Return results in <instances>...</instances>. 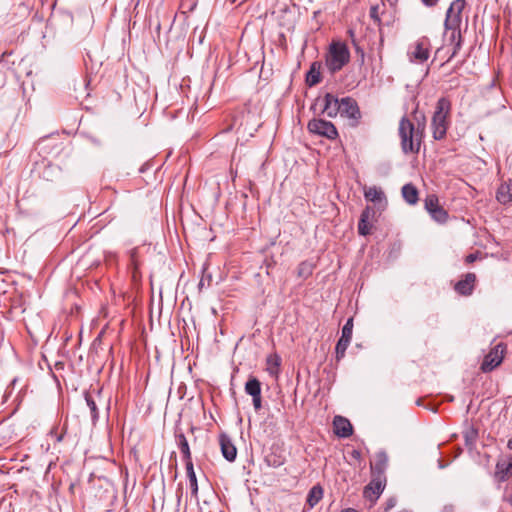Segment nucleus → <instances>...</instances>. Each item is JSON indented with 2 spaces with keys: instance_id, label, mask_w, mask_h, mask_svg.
<instances>
[{
  "instance_id": "45",
  "label": "nucleus",
  "mask_w": 512,
  "mask_h": 512,
  "mask_svg": "<svg viewBox=\"0 0 512 512\" xmlns=\"http://www.w3.org/2000/svg\"><path fill=\"white\" fill-rule=\"evenodd\" d=\"M340 512H358V511L354 508H346V509L341 510Z\"/></svg>"
},
{
  "instance_id": "33",
  "label": "nucleus",
  "mask_w": 512,
  "mask_h": 512,
  "mask_svg": "<svg viewBox=\"0 0 512 512\" xmlns=\"http://www.w3.org/2000/svg\"><path fill=\"white\" fill-rule=\"evenodd\" d=\"M138 248H133L129 251L130 264L133 268V277H136V273L140 267V261L138 259Z\"/></svg>"
},
{
  "instance_id": "34",
  "label": "nucleus",
  "mask_w": 512,
  "mask_h": 512,
  "mask_svg": "<svg viewBox=\"0 0 512 512\" xmlns=\"http://www.w3.org/2000/svg\"><path fill=\"white\" fill-rule=\"evenodd\" d=\"M352 332H353V318H349L346 323L344 324L342 328V334L341 337L352 339Z\"/></svg>"
},
{
  "instance_id": "29",
  "label": "nucleus",
  "mask_w": 512,
  "mask_h": 512,
  "mask_svg": "<svg viewBox=\"0 0 512 512\" xmlns=\"http://www.w3.org/2000/svg\"><path fill=\"white\" fill-rule=\"evenodd\" d=\"M267 371L270 375H277L279 372V367L281 365V358L277 354L269 355L267 357Z\"/></svg>"
},
{
  "instance_id": "13",
  "label": "nucleus",
  "mask_w": 512,
  "mask_h": 512,
  "mask_svg": "<svg viewBox=\"0 0 512 512\" xmlns=\"http://www.w3.org/2000/svg\"><path fill=\"white\" fill-rule=\"evenodd\" d=\"M476 280L475 273H466L462 279L455 283L454 290L461 296H470L475 289Z\"/></svg>"
},
{
  "instance_id": "37",
  "label": "nucleus",
  "mask_w": 512,
  "mask_h": 512,
  "mask_svg": "<svg viewBox=\"0 0 512 512\" xmlns=\"http://www.w3.org/2000/svg\"><path fill=\"white\" fill-rule=\"evenodd\" d=\"M252 402H253L255 411L261 410V408H262V396L261 395L253 396Z\"/></svg>"
},
{
  "instance_id": "1",
  "label": "nucleus",
  "mask_w": 512,
  "mask_h": 512,
  "mask_svg": "<svg viewBox=\"0 0 512 512\" xmlns=\"http://www.w3.org/2000/svg\"><path fill=\"white\" fill-rule=\"evenodd\" d=\"M464 7L465 0H454L446 12L444 21L445 35L448 37L447 45L451 47V54L447 61L453 59L462 47L460 25Z\"/></svg>"
},
{
  "instance_id": "2",
  "label": "nucleus",
  "mask_w": 512,
  "mask_h": 512,
  "mask_svg": "<svg viewBox=\"0 0 512 512\" xmlns=\"http://www.w3.org/2000/svg\"><path fill=\"white\" fill-rule=\"evenodd\" d=\"M417 127L406 117H402L399 122L398 133L401 139V149L405 154L418 153L424 137L426 119L421 114V119L416 117Z\"/></svg>"
},
{
  "instance_id": "23",
  "label": "nucleus",
  "mask_w": 512,
  "mask_h": 512,
  "mask_svg": "<svg viewBox=\"0 0 512 512\" xmlns=\"http://www.w3.org/2000/svg\"><path fill=\"white\" fill-rule=\"evenodd\" d=\"M186 474L189 481V486L191 490V496L195 499H198V482L197 477L194 471L193 462H188L185 464Z\"/></svg>"
},
{
  "instance_id": "44",
  "label": "nucleus",
  "mask_w": 512,
  "mask_h": 512,
  "mask_svg": "<svg viewBox=\"0 0 512 512\" xmlns=\"http://www.w3.org/2000/svg\"><path fill=\"white\" fill-rule=\"evenodd\" d=\"M351 456L356 459V460H359L361 458V452L358 451V450H353L351 452Z\"/></svg>"
},
{
  "instance_id": "9",
  "label": "nucleus",
  "mask_w": 512,
  "mask_h": 512,
  "mask_svg": "<svg viewBox=\"0 0 512 512\" xmlns=\"http://www.w3.org/2000/svg\"><path fill=\"white\" fill-rule=\"evenodd\" d=\"M505 346L503 344H498L485 356L482 364L481 370L483 372H490L495 369L498 365L501 364L504 357Z\"/></svg>"
},
{
  "instance_id": "19",
  "label": "nucleus",
  "mask_w": 512,
  "mask_h": 512,
  "mask_svg": "<svg viewBox=\"0 0 512 512\" xmlns=\"http://www.w3.org/2000/svg\"><path fill=\"white\" fill-rule=\"evenodd\" d=\"M175 441H176L178 448L180 449V451L182 453V457H183L185 464H187L188 462H192L190 446H189V443H188L184 433L181 431H176Z\"/></svg>"
},
{
  "instance_id": "6",
  "label": "nucleus",
  "mask_w": 512,
  "mask_h": 512,
  "mask_svg": "<svg viewBox=\"0 0 512 512\" xmlns=\"http://www.w3.org/2000/svg\"><path fill=\"white\" fill-rule=\"evenodd\" d=\"M424 208L430 217L438 224H445L448 220V212L440 205L436 194H428L424 200Z\"/></svg>"
},
{
  "instance_id": "12",
  "label": "nucleus",
  "mask_w": 512,
  "mask_h": 512,
  "mask_svg": "<svg viewBox=\"0 0 512 512\" xmlns=\"http://www.w3.org/2000/svg\"><path fill=\"white\" fill-rule=\"evenodd\" d=\"M386 477L372 476L370 483L364 489V496L370 501H376L385 488Z\"/></svg>"
},
{
  "instance_id": "4",
  "label": "nucleus",
  "mask_w": 512,
  "mask_h": 512,
  "mask_svg": "<svg viewBox=\"0 0 512 512\" xmlns=\"http://www.w3.org/2000/svg\"><path fill=\"white\" fill-rule=\"evenodd\" d=\"M350 61V51L347 45L333 41L329 46L325 64L331 73L340 71Z\"/></svg>"
},
{
  "instance_id": "5",
  "label": "nucleus",
  "mask_w": 512,
  "mask_h": 512,
  "mask_svg": "<svg viewBox=\"0 0 512 512\" xmlns=\"http://www.w3.org/2000/svg\"><path fill=\"white\" fill-rule=\"evenodd\" d=\"M307 129L310 133L325 137L329 140H335L339 134L335 125L321 118H313L308 122Z\"/></svg>"
},
{
  "instance_id": "43",
  "label": "nucleus",
  "mask_w": 512,
  "mask_h": 512,
  "mask_svg": "<svg viewBox=\"0 0 512 512\" xmlns=\"http://www.w3.org/2000/svg\"><path fill=\"white\" fill-rule=\"evenodd\" d=\"M176 494H177V502L179 504L181 501V498H182V494H183L181 485H179Z\"/></svg>"
},
{
  "instance_id": "25",
  "label": "nucleus",
  "mask_w": 512,
  "mask_h": 512,
  "mask_svg": "<svg viewBox=\"0 0 512 512\" xmlns=\"http://www.w3.org/2000/svg\"><path fill=\"white\" fill-rule=\"evenodd\" d=\"M244 389L251 397L261 395V383L256 377L250 376Z\"/></svg>"
},
{
  "instance_id": "35",
  "label": "nucleus",
  "mask_w": 512,
  "mask_h": 512,
  "mask_svg": "<svg viewBox=\"0 0 512 512\" xmlns=\"http://www.w3.org/2000/svg\"><path fill=\"white\" fill-rule=\"evenodd\" d=\"M379 5H373L370 8L369 16L374 21L375 24L378 26L381 25V18H380V12H379Z\"/></svg>"
},
{
  "instance_id": "32",
  "label": "nucleus",
  "mask_w": 512,
  "mask_h": 512,
  "mask_svg": "<svg viewBox=\"0 0 512 512\" xmlns=\"http://www.w3.org/2000/svg\"><path fill=\"white\" fill-rule=\"evenodd\" d=\"M350 342H351L350 339L343 338V337H340V339L338 340L336 347H335L336 359L338 361L345 356V352H346Z\"/></svg>"
},
{
  "instance_id": "18",
  "label": "nucleus",
  "mask_w": 512,
  "mask_h": 512,
  "mask_svg": "<svg viewBox=\"0 0 512 512\" xmlns=\"http://www.w3.org/2000/svg\"><path fill=\"white\" fill-rule=\"evenodd\" d=\"M512 476V454L505 460H500L496 464L495 478L499 482L506 481Z\"/></svg>"
},
{
  "instance_id": "14",
  "label": "nucleus",
  "mask_w": 512,
  "mask_h": 512,
  "mask_svg": "<svg viewBox=\"0 0 512 512\" xmlns=\"http://www.w3.org/2000/svg\"><path fill=\"white\" fill-rule=\"evenodd\" d=\"M376 215V211L374 208L367 206L361 213L360 219L358 222V233L362 236H367L371 233L372 224L371 221L374 220Z\"/></svg>"
},
{
  "instance_id": "26",
  "label": "nucleus",
  "mask_w": 512,
  "mask_h": 512,
  "mask_svg": "<svg viewBox=\"0 0 512 512\" xmlns=\"http://www.w3.org/2000/svg\"><path fill=\"white\" fill-rule=\"evenodd\" d=\"M364 196L367 201L374 203L381 202L383 199H385V194L382 191V189L375 186L366 189L364 192Z\"/></svg>"
},
{
  "instance_id": "11",
  "label": "nucleus",
  "mask_w": 512,
  "mask_h": 512,
  "mask_svg": "<svg viewBox=\"0 0 512 512\" xmlns=\"http://www.w3.org/2000/svg\"><path fill=\"white\" fill-rule=\"evenodd\" d=\"M265 464L270 468H279L286 462L284 450L279 445H272L264 456Z\"/></svg>"
},
{
  "instance_id": "21",
  "label": "nucleus",
  "mask_w": 512,
  "mask_h": 512,
  "mask_svg": "<svg viewBox=\"0 0 512 512\" xmlns=\"http://www.w3.org/2000/svg\"><path fill=\"white\" fill-rule=\"evenodd\" d=\"M402 197L409 205H415L419 200V192L412 183L405 184L401 189Z\"/></svg>"
},
{
  "instance_id": "48",
  "label": "nucleus",
  "mask_w": 512,
  "mask_h": 512,
  "mask_svg": "<svg viewBox=\"0 0 512 512\" xmlns=\"http://www.w3.org/2000/svg\"><path fill=\"white\" fill-rule=\"evenodd\" d=\"M91 140H92V142H93V143H95V144H97V145H99V144H100V142H99L98 140L94 139V138H91Z\"/></svg>"
},
{
  "instance_id": "15",
  "label": "nucleus",
  "mask_w": 512,
  "mask_h": 512,
  "mask_svg": "<svg viewBox=\"0 0 512 512\" xmlns=\"http://www.w3.org/2000/svg\"><path fill=\"white\" fill-rule=\"evenodd\" d=\"M388 466V456L384 450H380L375 454L374 462L370 463L372 476H385V471Z\"/></svg>"
},
{
  "instance_id": "17",
  "label": "nucleus",
  "mask_w": 512,
  "mask_h": 512,
  "mask_svg": "<svg viewBox=\"0 0 512 512\" xmlns=\"http://www.w3.org/2000/svg\"><path fill=\"white\" fill-rule=\"evenodd\" d=\"M334 433L341 438L350 437L353 433V427L350 421L342 416H335L333 419Z\"/></svg>"
},
{
  "instance_id": "47",
  "label": "nucleus",
  "mask_w": 512,
  "mask_h": 512,
  "mask_svg": "<svg viewBox=\"0 0 512 512\" xmlns=\"http://www.w3.org/2000/svg\"><path fill=\"white\" fill-rule=\"evenodd\" d=\"M452 510H453V508L451 506L444 508V512H452Z\"/></svg>"
},
{
  "instance_id": "30",
  "label": "nucleus",
  "mask_w": 512,
  "mask_h": 512,
  "mask_svg": "<svg viewBox=\"0 0 512 512\" xmlns=\"http://www.w3.org/2000/svg\"><path fill=\"white\" fill-rule=\"evenodd\" d=\"M315 66L316 63H313L306 74V84L310 87L317 85L321 81L320 71Z\"/></svg>"
},
{
  "instance_id": "27",
  "label": "nucleus",
  "mask_w": 512,
  "mask_h": 512,
  "mask_svg": "<svg viewBox=\"0 0 512 512\" xmlns=\"http://www.w3.org/2000/svg\"><path fill=\"white\" fill-rule=\"evenodd\" d=\"M59 176V168L51 164H45L40 177L46 181H54Z\"/></svg>"
},
{
  "instance_id": "31",
  "label": "nucleus",
  "mask_w": 512,
  "mask_h": 512,
  "mask_svg": "<svg viewBox=\"0 0 512 512\" xmlns=\"http://www.w3.org/2000/svg\"><path fill=\"white\" fill-rule=\"evenodd\" d=\"M463 438L465 441V445L469 449H473L478 438V432L473 427H470L464 431Z\"/></svg>"
},
{
  "instance_id": "42",
  "label": "nucleus",
  "mask_w": 512,
  "mask_h": 512,
  "mask_svg": "<svg viewBox=\"0 0 512 512\" xmlns=\"http://www.w3.org/2000/svg\"><path fill=\"white\" fill-rule=\"evenodd\" d=\"M353 43L356 47V52L361 55L362 61L364 60V50L360 48L358 45H356L355 41L353 40Z\"/></svg>"
},
{
  "instance_id": "28",
  "label": "nucleus",
  "mask_w": 512,
  "mask_h": 512,
  "mask_svg": "<svg viewBox=\"0 0 512 512\" xmlns=\"http://www.w3.org/2000/svg\"><path fill=\"white\" fill-rule=\"evenodd\" d=\"M314 268H315V265L311 261H307V260L302 261L298 265L297 275H298V277H300L302 279H307L312 275Z\"/></svg>"
},
{
  "instance_id": "39",
  "label": "nucleus",
  "mask_w": 512,
  "mask_h": 512,
  "mask_svg": "<svg viewBox=\"0 0 512 512\" xmlns=\"http://www.w3.org/2000/svg\"><path fill=\"white\" fill-rule=\"evenodd\" d=\"M477 258H478V254H477V253H471V254H469V255H467V256H466V258H465V262H466L467 264H471V263H473L474 261H476V260H477Z\"/></svg>"
},
{
  "instance_id": "16",
  "label": "nucleus",
  "mask_w": 512,
  "mask_h": 512,
  "mask_svg": "<svg viewBox=\"0 0 512 512\" xmlns=\"http://www.w3.org/2000/svg\"><path fill=\"white\" fill-rule=\"evenodd\" d=\"M219 444L223 457L229 462L235 461L237 457V449L231 438L227 434L222 433L219 435Z\"/></svg>"
},
{
  "instance_id": "49",
  "label": "nucleus",
  "mask_w": 512,
  "mask_h": 512,
  "mask_svg": "<svg viewBox=\"0 0 512 512\" xmlns=\"http://www.w3.org/2000/svg\"><path fill=\"white\" fill-rule=\"evenodd\" d=\"M391 4L395 3L397 0H388Z\"/></svg>"
},
{
  "instance_id": "10",
  "label": "nucleus",
  "mask_w": 512,
  "mask_h": 512,
  "mask_svg": "<svg viewBox=\"0 0 512 512\" xmlns=\"http://www.w3.org/2000/svg\"><path fill=\"white\" fill-rule=\"evenodd\" d=\"M319 101L322 103V114H325L329 118H335L340 114L341 99H338L335 95L326 93L322 99H317V102Z\"/></svg>"
},
{
  "instance_id": "8",
  "label": "nucleus",
  "mask_w": 512,
  "mask_h": 512,
  "mask_svg": "<svg viewBox=\"0 0 512 512\" xmlns=\"http://www.w3.org/2000/svg\"><path fill=\"white\" fill-rule=\"evenodd\" d=\"M431 43L428 37L419 38L413 45H411L408 55L412 61L423 63L428 60L430 56Z\"/></svg>"
},
{
  "instance_id": "38",
  "label": "nucleus",
  "mask_w": 512,
  "mask_h": 512,
  "mask_svg": "<svg viewBox=\"0 0 512 512\" xmlns=\"http://www.w3.org/2000/svg\"><path fill=\"white\" fill-rule=\"evenodd\" d=\"M396 499L394 497L389 498L384 504V511H389L396 505Z\"/></svg>"
},
{
  "instance_id": "3",
  "label": "nucleus",
  "mask_w": 512,
  "mask_h": 512,
  "mask_svg": "<svg viewBox=\"0 0 512 512\" xmlns=\"http://www.w3.org/2000/svg\"><path fill=\"white\" fill-rule=\"evenodd\" d=\"M451 108V101L447 97L438 99L431 120L432 135L435 140H442L446 137L451 123Z\"/></svg>"
},
{
  "instance_id": "36",
  "label": "nucleus",
  "mask_w": 512,
  "mask_h": 512,
  "mask_svg": "<svg viewBox=\"0 0 512 512\" xmlns=\"http://www.w3.org/2000/svg\"><path fill=\"white\" fill-rule=\"evenodd\" d=\"M503 501L507 502L512 507V485H507L505 487Z\"/></svg>"
},
{
  "instance_id": "22",
  "label": "nucleus",
  "mask_w": 512,
  "mask_h": 512,
  "mask_svg": "<svg viewBox=\"0 0 512 512\" xmlns=\"http://www.w3.org/2000/svg\"><path fill=\"white\" fill-rule=\"evenodd\" d=\"M496 198L501 204H507L512 201V180L500 185Z\"/></svg>"
},
{
  "instance_id": "40",
  "label": "nucleus",
  "mask_w": 512,
  "mask_h": 512,
  "mask_svg": "<svg viewBox=\"0 0 512 512\" xmlns=\"http://www.w3.org/2000/svg\"><path fill=\"white\" fill-rule=\"evenodd\" d=\"M50 435L55 436L57 442H61L64 438V432L57 434L56 429H52Z\"/></svg>"
},
{
  "instance_id": "46",
  "label": "nucleus",
  "mask_w": 512,
  "mask_h": 512,
  "mask_svg": "<svg viewBox=\"0 0 512 512\" xmlns=\"http://www.w3.org/2000/svg\"><path fill=\"white\" fill-rule=\"evenodd\" d=\"M507 448H508L509 450H512V437H511V438L508 440V442H507Z\"/></svg>"
},
{
  "instance_id": "20",
  "label": "nucleus",
  "mask_w": 512,
  "mask_h": 512,
  "mask_svg": "<svg viewBox=\"0 0 512 512\" xmlns=\"http://www.w3.org/2000/svg\"><path fill=\"white\" fill-rule=\"evenodd\" d=\"M84 398L87 407L90 410L91 415V421L92 424L95 425L99 419V410H98V404H97V398L100 399V395H93L90 392L86 391L84 393Z\"/></svg>"
},
{
  "instance_id": "24",
  "label": "nucleus",
  "mask_w": 512,
  "mask_h": 512,
  "mask_svg": "<svg viewBox=\"0 0 512 512\" xmlns=\"http://www.w3.org/2000/svg\"><path fill=\"white\" fill-rule=\"evenodd\" d=\"M322 497L323 488L320 485H315L309 490L306 502L310 506V508H313L315 505L319 503Z\"/></svg>"
},
{
  "instance_id": "7",
  "label": "nucleus",
  "mask_w": 512,
  "mask_h": 512,
  "mask_svg": "<svg viewBox=\"0 0 512 512\" xmlns=\"http://www.w3.org/2000/svg\"><path fill=\"white\" fill-rule=\"evenodd\" d=\"M340 115L350 121V126H358L361 112L356 100L349 96L341 98Z\"/></svg>"
},
{
  "instance_id": "41",
  "label": "nucleus",
  "mask_w": 512,
  "mask_h": 512,
  "mask_svg": "<svg viewBox=\"0 0 512 512\" xmlns=\"http://www.w3.org/2000/svg\"><path fill=\"white\" fill-rule=\"evenodd\" d=\"M426 7H434L437 5L439 0H421Z\"/></svg>"
}]
</instances>
